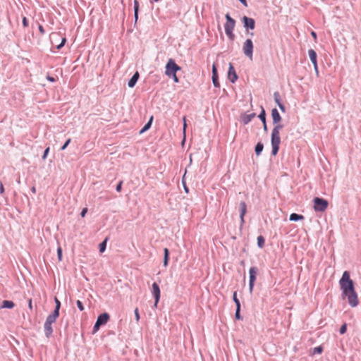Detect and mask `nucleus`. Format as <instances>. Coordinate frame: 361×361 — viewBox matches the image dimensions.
<instances>
[{"label": "nucleus", "mask_w": 361, "mask_h": 361, "mask_svg": "<svg viewBox=\"0 0 361 361\" xmlns=\"http://www.w3.org/2000/svg\"><path fill=\"white\" fill-rule=\"evenodd\" d=\"M339 285L343 298H347L349 305L352 307H357L359 304L357 294L355 290L354 281L350 279L348 271L343 272L339 280Z\"/></svg>", "instance_id": "1"}, {"label": "nucleus", "mask_w": 361, "mask_h": 361, "mask_svg": "<svg viewBox=\"0 0 361 361\" xmlns=\"http://www.w3.org/2000/svg\"><path fill=\"white\" fill-rule=\"evenodd\" d=\"M271 134V155L276 156L279 150L281 143L280 130L283 128L282 124H274Z\"/></svg>", "instance_id": "2"}, {"label": "nucleus", "mask_w": 361, "mask_h": 361, "mask_svg": "<svg viewBox=\"0 0 361 361\" xmlns=\"http://www.w3.org/2000/svg\"><path fill=\"white\" fill-rule=\"evenodd\" d=\"M225 18L226 20V23L224 24L225 33L230 40L233 41L235 37L233 33V30L236 22L228 13L225 15Z\"/></svg>", "instance_id": "3"}, {"label": "nucleus", "mask_w": 361, "mask_h": 361, "mask_svg": "<svg viewBox=\"0 0 361 361\" xmlns=\"http://www.w3.org/2000/svg\"><path fill=\"white\" fill-rule=\"evenodd\" d=\"M180 70L181 67L176 63L175 60L173 59H169L165 66V75L166 76L174 75Z\"/></svg>", "instance_id": "4"}, {"label": "nucleus", "mask_w": 361, "mask_h": 361, "mask_svg": "<svg viewBox=\"0 0 361 361\" xmlns=\"http://www.w3.org/2000/svg\"><path fill=\"white\" fill-rule=\"evenodd\" d=\"M314 206L313 208L315 212H324L329 205V202L326 200L316 197L313 199Z\"/></svg>", "instance_id": "5"}, {"label": "nucleus", "mask_w": 361, "mask_h": 361, "mask_svg": "<svg viewBox=\"0 0 361 361\" xmlns=\"http://www.w3.org/2000/svg\"><path fill=\"white\" fill-rule=\"evenodd\" d=\"M253 42L251 39H247L243 46V54L250 59H252L253 56Z\"/></svg>", "instance_id": "6"}, {"label": "nucleus", "mask_w": 361, "mask_h": 361, "mask_svg": "<svg viewBox=\"0 0 361 361\" xmlns=\"http://www.w3.org/2000/svg\"><path fill=\"white\" fill-rule=\"evenodd\" d=\"M258 273V268L257 267H251L249 269V290L252 293Z\"/></svg>", "instance_id": "7"}, {"label": "nucleus", "mask_w": 361, "mask_h": 361, "mask_svg": "<svg viewBox=\"0 0 361 361\" xmlns=\"http://www.w3.org/2000/svg\"><path fill=\"white\" fill-rule=\"evenodd\" d=\"M56 321H54L51 318L47 317L44 324V335L47 338H49L53 333L52 324Z\"/></svg>", "instance_id": "8"}, {"label": "nucleus", "mask_w": 361, "mask_h": 361, "mask_svg": "<svg viewBox=\"0 0 361 361\" xmlns=\"http://www.w3.org/2000/svg\"><path fill=\"white\" fill-rule=\"evenodd\" d=\"M152 294L154 298V306L157 307L160 300L161 291L159 284L156 282H154L152 285Z\"/></svg>", "instance_id": "9"}, {"label": "nucleus", "mask_w": 361, "mask_h": 361, "mask_svg": "<svg viewBox=\"0 0 361 361\" xmlns=\"http://www.w3.org/2000/svg\"><path fill=\"white\" fill-rule=\"evenodd\" d=\"M241 21L243 24V27L247 31H248L249 30H252L255 29V20L253 18L244 16L241 18Z\"/></svg>", "instance_id": "10"}, {"label": "nucleus", "mask_w": 361, "mask_h": 361, "mask_svg": "<svg viewBox=\"0 0 361 361\" xmlns=\"http://www.w3.org/2000/svg\"><path fill=\"white\" fill-rule=\"evenodd\" d=\"M228 78L231 82L235 83L238 78V76L235 72V68L232 63H229L228 71Z\"/></svg>", "instance_id": "11"}, {"label": "nucleus", "mask_w": 361, "mask_h": 361, "mask_svg": "<svg viewBox=\"0 0 361 361\" xmlns=\"http://www.w3.org/2000/svg\"><path fill=\"white\" fill-rule=\"evenodd\" d=\"M240 227L245 224V215L247 212V204L245 202H240Z\"/></svg>", "instance_id": "12"}, {"label": "nucleus", "mask_w": 361, "mask_h": 361, "mask_svg": "<svg viewBox=\"0 0 361 361\" xmlns=\"http://www.w3.org/2000/svg\"><path fill=\"white\" fill-rule=\"evenodd\" d=\"M212 71V80L213 85L215 87H219L220 83L219 82L218 71H217V68L215 64H213Z\"/></svg>", "instance_id": "13"}, {"label": "nucleus", "mask_w": 361, "mask_h": 361, "mask_svg": "<svg viewBox=\"0 0 361 361\" xmlns=\"http://www.w3.org/2000/svg\"><path fill=\"white\" fill-rule=\"evenodd\" d=\"M110 319V315L107 312L100 314L96 320V322L99 323L101 326L106 324Z\"/></svg>", "instance_id": "14"}, {"label": "nucleus", "mask_w": 361, "mask_h": 361, "mask_svg": "<svg viewBox=\"0 0 361 361\" xmlns=\"http://www.w3.org/2000/svg\"><path fill=\"white\" fill-rule=\"evenodd\" d=\"M271 118H272L274 124H276V123H279L281 122L282 118H281L279 111L277 110V109L274 108L271 110Z\"/></svg>", "instance_id": "15"}, {"label": "nucleus", "mask_w": 361, "mask_h": 361, "mask_svg": "<svg viewBox=\"0 0 361 361\" xmlns=\"http://www.w3.org/2000/svg\"><path fill=\"white\" fill-rule=\"evenodd\" d=\"M140 78V74L137 71H136L133 76L130 78V79L128 82V86L130 88H133L136 85L138 79Z\"/></svg>", "instance_id": "16"}, {"label": "nucleus", "mask_w": 361, "mask_h": 361, "mask_svg": "<svg viewBox=\"0 0 361 361\" xmlns=\"http://www.w3.org/2000/svg\"><path fill=\"white\" fill-rule=\"evenodd\" d=\"M256 116L255 113H252L250 114H244L241 116L242 122L244 125L248 124Z\"/></svg>", "instance_id": "17"}, {"label": "nucleus", "mask_w": 361, "mask_h": 361, "mask_svg": "<svg viewBox=\"0 0 361 361\" xmlns=\"http://www.w3.org/2000/svg\"><path fill=\"white\" fill-rule=\"evenodd\" d=\"M15 307V303L11 300H3L1 305H0V309H12Z\"/></svg>", "instance_id": "18"}, {"label": "nucleus", "mask_w": 361, "mask_h": 361, "mask_svg": "<svg viewBox=\"0 0 361 361\" xmlns=\"http://www.w3.org/2000/svg\"><path fill=\"white\" fill-rule=\"evenodd\" d=\"M154 117L153 116H151L148 121L145 124V126L142 127V128L140 130V134H142L147 130H148L152 124Z\"/></svg>", "instance_id": "19"}, {"label": "nucleus", "mask_w": 361, "mask_h": 361, "mask_svg": "<svg viewBox=\"0 0 361 361\" xmlns=\"http://www.w3.org/2000/svg\"><path fill=\"white\" fill-rule=\"evenodd\" d=\"M304 219L305 216L303 215L297 213H292L289 216V220L291 221H298L303 220Z\"/></svg>", "instance_id": "20"}, {"label": "nucleus", "mask_w": 361, "mask_h": 361, "mask_svg": "<svg viewBox=\"0 0 361 361\" xmlns=\"http://www.w3.org/2000/svg\"><path fill=\"white\" fill-rule=\"evenodd\" d=\"M169 250L166 247L164 249V260H163V264L165 267H166L169 265Z\"/></svg>", "instance_id": "21"}, {"label": "nucleus", "mask_w": 361, "mask_h": 361, "mask_svg": "<svg viewBox=\"0 0 361 361\" xmlns=\"http://www.w3.org/2000/svg\"><path fill=\"white\" fill-rule=\"evenodd\" d=\"M308 56L312 63H316V61H317V55L314 49H310L308 50Z\"/></svg>", "instance_id": "22"}, {"label": "nucleus", "mask_w": 361, "mask_h": 361, "mask_svg": "<svg viewBox=\"0 0 361 361\" xmlns=\"http://www.w3.org/2000/svg\"><path fill=\"white\" fill-rule=\"evenodd\" d=\"M264 145L262 142H258L255 147V152L257 156H259L263 151Z\"/></svg>", "instance_id": "23"}, {"label": "nucleus", "mask_w": 361, "mask_h": 361, "mask_svg": "<svg viewBox=\"0 0 361 361\" xmlns=\"http://www.w3.org/2000/svg\"><path fill=\"white\" fill-rule=\"evenodd\" d=\"M109 240V238L106 237L102 243L99 245V250L100 252H104L106 248V243Z\"/></svg>", "instance_id": "24"}, {"label": "nucleus", "mask_w": 361, "mask_h": 361, "mask_svg": "<svg viewBox=\"0 0 361 361\" xmlns=\"http://www.w3.org/2000/svg\"><path fill=\"white\" fill-rule=\"evenodd\" d=\"M59 309L54 308V311L48 317L56 321L59 316Z\"/></svg>", "instance_id": "25"}, {"label": "nucleus", "mask_w": 361, "mask_h": 361, "mask_svg": "<svg viewBox=\"0 0 361 361\" xmlns=\"http://www.w3.org/2000/svg\"><path fill=\"white\" fill-rule=\"evenodd\" d=\"M259 119L262 121V123L267 121H266V112L263 106H261V112L258 115Z\"/></svg>", "instance_id": "26"}, {"label": "nucleus", "mask_w": 361, "mask_h": 361, "mask_svg": "<svg viewBox=\"0 0 361 361\" xmlns=\"http://www.w3.org/2000/svg\"><path fill=\"white\" fill-rule=\"evenodd\" d=\"M257 246L259 248H263L265 243V239L262 235H259L257 238Z\"/></svg>", "instance_id": "27"}, {"label": "nucleus", "mask_w": 361, "mask_h": 361, "mask_svg": "<svg viewBox=\"0 0 361 361\" xmlns=\"http://www.w3.org/2000/svg\"><path fill=\"white\" fill-rule=\"evenodd\" d=\"M274 99L275 102L277 104V105L282 102L281 95L279 92H275L274 93Z\"/></svg>", "instance_id": "28"}, {"label": "nucleus", "mask_w": 361, "mask_h": 361, "mask_svg": "<svg viewBox=\"0 0 361 361\" xmlns=\"http://www.w3.org/2000/svg\"><path fill=\"white\" fill-rule=\"evenodd\" d=\"M233 300L235 304L236 307H240V302L237 297V292L235 291L233 294Z\"/></svg>", "instance_id": "29"}, {"label": "nucleus", "mask_w": 361, "mask_h": 361, "mask_svg": "<svg viewBox=\"0 0 361 361\" xmlns=\"http://www.w3.org/2000/svg\"><path fill=\"white\" fill-rule=\"evenodd\" d=\"M323 351V348L322 345L317 346L312 349V354H321Z\"/></svg>", "instance_id": "30"}, {"label": "nucleus", "mask_w": 361, "mask_h": 361, "mask_svg": "<svg viewBox=\"0 0 361 361\" xmlns=\"http://www.w3.org/2000/svg\"><path fill=\"white\" fill-rule=\"evenodd\" d=\"M235 318L236 320H241L243 319V317L240 314V307H236L235 312Z\"/></svg>", "instance_id": "31"}, {"label": "nucleus", "mask_w": 361, "mask_h": 361, "mask_svg": "<svg viewBox=\"0 0 361 361\" xmlns=\"http://www.w3.org/2000/svg\"><path fill=\"white\" fill-rule=\"evenodd\" d=\"M139 6H140L139 1L137 0H134V2H133L134 13H139Z\"/></svg>", "instance_id": "32"}, {"label": "nucleus", "mask_w": 361, "mask_h": 361, "mask_svg": "<svg viewBox=\"0 0 361 361\" xmlns=\"http://www.w3.org/2000/svg\"><path fill=\"white\" fill-rule=\"evenodd\" d=\"M76 305H77V307L78 308V310H79L80 311H81V312H82V311H83V310H84L85 307H84V305H83V303H82V301H80V300H78L76 301Z\"/></svg>", "instance_id": "33"}, {"label": "nucleus", "mask_w": 361, "mask_h": 361, "mask_svg": "<svg viewBox=\"0 0 361 361\" xmlns=\"http://www.w3.org/2000/svg\"><path fill=\"white\" fill-rule=\"evenodd\" d=\"M57 257H58V259L59 261H62V257H63V255H62V248L61 247H59L57 248Z\"/></svg>", "instance_id": "34"}, {"label": "nucleus", "mask_w": 361, "mask_h": 361, "mask_svg": "<svg viewBox=\"0 0 361 361\" xmlns=\"http://www.w3.org/2000/svg\"><path fill=\"white\" fill-rule=\"evenodd\" d=\"M49 150H50L49 147H47L44 149V153H43V154H42V159L43 160H44V159H47V156H48V154H49Z\"/></svg>", "instance_id": "35"}, {"label": "nucleus", "mask_w": 361, "mask_h": 361, "mask_svg": "<svg viewBox=\"0 0 361 361\" xmlns=\"http://www.w3.org/2000/svg\"><path fill=\"white\" fill-rule=\"evenodd\" d=\"M101 326H102L99 323L95 322L93 326L92 334H95L97 331H98Z\"/></svg>", "instance_id": "36"}, {"label": "nucleus", "mask_w": 361, "mask_h": 361, "mask_svg": "<svg viewBox=\"0 0 361 361\" xmlns=\"http://www.w3.org/2000/svg\"><path fill=\"white\" fill-rule=\"evenodd\" d=\"M347 331V324L345 323L343 324L339 329V332L341 334H344Z\"/></svg>", "instance_id": "37"}, {"label": "nucleus", "mask_w": 361, "mask_h": 361, "mask_svg": "<svg viewBox=\"0 0 361 361\" xmlns=\"http://www.w3.org/2000/svg\"><path fill=\"white\" fill-rule=\"evenodd\" d=\"M71 142V139L68 138L65 143L61 147V150H65L66 147L68 146L70 142Z\"/></svg>", "instance_id": "38"}, {"label": "nucleus", "mask_w": 361, "mask_h": 361, "mask_svg": "<svg viewBox=\"0 0 361 361\" xmlns=\"http://www.w3.org/2000/svg\"><path fill=\"white\" fill-rule=\"evenodd\" d=\"M66 39L65 37L62 38L61 42L56 46L57 49H61L66 44Z\"/></svg>", "instance_id": "39"}, {"label": "nucleus", "mask_w": 361, "mask_h": 361, "mask_svg": "<svg viewBox=\"0 0 361 361\" xmlns=\"http://www.w3.org/2000/svg\"><path fill=\"white\" fill-rule=\"evenodd\" d=\"M54 302H55V308L60 310L61 304L60 300L56 297L54 298Z\"/></svg>", "instance_id": "40"}, {"label": "nucleus", "mask_w": 361, "mask_h": 361, "mask_svg": "<svg viewBox=\"0 0 361 361\" xmlns=\"http://www.w3.org/2000/svg\"><path fill=\"white\" fill-rule=\"evenodd\" d=\"M123 183V180H120V181L118 183V184H117V185H116V190L117 192H121V190H122Z\"/></svg>", "instance_id": "41"}, {"label": "nucleus", "mask_w": 361, "mask_h": 361, "mask_svg": "<svg viewBox=\"0 0 361 361\" xmlns=\"http://www.w3.org/2000/svg\"><path fill=\"white\" fill-rule=\"evenodd\" d=\"M168 77L170 78H172L175 83H178L179 82V78H178L176 74L171 75H169Z\"/></svg>", "instance_id": "42"}, {"label": "nucleus", "mask_w": 361, "mask_h": 361, "mask_svg": "<svg viewBox=\"0 0 361 361\" xmlns=\"http://www.w3.org/2000/svg\"><path fill=\"white\" fill-rule=\"evenodd\" d=\"M22 23H23V25L24 27H28L29 23H28V20L27 19L26 17L23 18Z\"/></svg>", "instance_id": "43"}, {"label": "nucleus", "mask_w": 361, "mask_h": 361, "mask_svg": "<svg viewBox=\"0 0 361 361\" xmlns=\"http://www.w3.org/2000/svg\"><path fill=\"white\" fill-rule=\"evenodd\" d=\"M135 317L136 319V321L138 322L140 320V314L137 308H135Z\"/></svg>", "instance_id": "44"}, {"label": "nucleus", "mask_w": 361, "mask_h": 361, "mask_svg": "<svg viewBox=\"0 0 361 361\" xmlns=\"http://www.w3.org/2000/svg\"><path fill=\"white\" fill-rule=\"evenodd\" d=\"M4 192H5V190H4V185H3L2 182L0 180V194L1 195H4Z\"/></svg>", "instance_id": "45"}, {"label": "nucleus", "mask_w": 361, "mask_h": 361, "mask_svg": "<svg viewBox=\"0 0 361 361\" xmlns=\"http://www.w3.org/2000/svg\"><path fill=\"white\" fill-rule=\"evenodd\" d=\"M278 106L279 107L280 110L282 112H285L286 111V107H285L284 104L282 102L279 104Z\"/></svg>", "instance_id": "46"}, {"label": "nucleus", "mask_w": 361, "mask_h": 361, "mask_svg": "<svg viewBox=\"0 0 361 361\" xmlns=\"http://www.w3.org/2000/svg\"><path fill=\"white\" fill-rule=\"evenodd\" d=\"M87 208H83L80 212V216L82 217H85V214H87Z\"/></svg>", "instance_id": "47"}, {"label": "nucleus", "mask_w": 361, "mask_h": 361, "mask_svg": "<svg viewBox=\"0 0 361 361\" xmlns=\"http://www.w3.org/2000/svg\"><path fill=\"white\" fill-rule=\"evenodd\" d=\"M38 29H39V32L42 34V35H44L45 33V30L43 27V26L42 25H39L38 26Z\"/></svg>", "instance_id": "48"}, {"label": "nucleus", "mask_w": 361, "mask_h": 361, "mask_svg": "<svg viewBox=\"0 0 361 361\" xmlns=\"http://www.w3.org/2000/svg\"><path fill=\"white\" fill-rule=\"evenodd\" d=\"M28 307L30 310H32V298L28 299Z\"/></svg>", "instance_id": "49"}, {"label": "nucleus", "mask_w": 361, "mask_h": 361, "mask_svg": "<svg viewBox=\"0 0 361 361\" xmlns=\"http://www.w3.org/2000/svg\"><path fill=\"white\" fill-rule=\"evenodd\" d=\"M47 79L49 81L51 82H55V81H56V79H55L54 77L50 76V75H47Z\"/></svg>", "instance_id": "50"}, {"label": "nucleus", "mask_w": 361, "mask_h": 361, "mask_svg": "<svg viewBox=\"0 0 361 361\" xmlns=\"http://www.w3.org/2000/svg\"><path fill=\"white\" fill-rule=\"evenodd\" d=\"M314 66V69L315 71V72L317 73H318V65H317V61H316V63H312Z\"/></svg>", "instance_id": "51"}, {"label": "nucleus", "mask_w": 361, "mask_h": 361, "mask_svg": "<svg viewBox=\"0 0 361 361\" xmlns=\"http://www.w3.org/2000/svg\"><path fill=\"white\" fill-rule=\"evenodd\" d=\"M262 124H263V129H264V132H266V133H267V132L268 131V128H267V121L263 122V123H262Z\"/></svg>", "instance_id": "52"}, {"label": "nucleus", "mask_w": 361, "mask_h": 361, "mask_svg": "<svg viewBox=\"0 0 361 361\" xmlns=\"http://www.w3.org/2000/svg\"><path fill=\"white\" fill-rule=\"evenodd\" d=\"M312 37L314 39V40H317V35L314 31L311 32Z\"/></svg>", "instance_id": "53"}, {"label": "nucleus", "mask_w": 361, "mask_h": 361, "mask_svg": "<svg viewBox=\"0 0 361 361\" xmlns=\"http://www.w3.org/2000/svg\"><path fill=\"white\" fill-rule=\"evenodd\" d=\"M244 6H247V0H238Z\"/></svg>", "instance_id": "54"}, {"label": "nucleus", "mask_w": 361, "mask_h": 361, "mask_svg": "<svg viewBox=\"0 0 361 361\" xmlns=\"http://www.w3.org/2000/svg\"><path fill=\"white\" fill-rule=\"evenodd\" d=\"M134 18H135V24H136V23L138 20V13H134Z\"/></svg>", "instance_id": "55"}, {"label": "nucleus", "mask_w": 361, "mask_h": 361, "mask_svg": "<svg viewBox=\"0 0 361 361\" xmlns=\"http://www.w3.org/2000/svg\"><path fill=\"white\" fill-rule=\"evenodd\" d=\"M30 190L32 193H35L36 192V188L35 186H32L31 188H30Z\"/></svg>", "instance_id": "56"}, {"label": "nucleus", "mask_w": 361, "mask_h": 361, "mask_svg": "<svg viewBox=\"0 0 361 361\" xmlns=\"http://www.w3.org/2000/svg\"><path fill=\"white\" fill-rule=\"evenodd\" d=\"M183 121H184L183 130H185V128H186V121H185V117L183 118Z\"/></svg>", "instance_id": "57"}, {"label": "nucleus", "mask_w": 361, "mask_h": 361, "mask_svg": "<svg viewBox=\"0 0 361 361\" xmlns=\"http://www.w3.org/2000/svg\"><path fill=\"white\" fill-rule=\"evenodd\" d=\"M184 189L186 192H188V188H187V186L185 185H184Z\"/></svg>", "instance_id": "58"}, {"label": "nucleus", "mask_w": 361, "mask_h": 361, "mask_svg": "<svg viewBox=\"0 0 361 361\" xmlns=\"http://www.w3.org/2000/svg\"><path fill=\"white\" fill-rule=\"evenodd\" d=\"M250 35H251V36H253V35H254V33H253V32H251V33H250Z\"/></svg>", "instance_id": "59"}]
</instances>
